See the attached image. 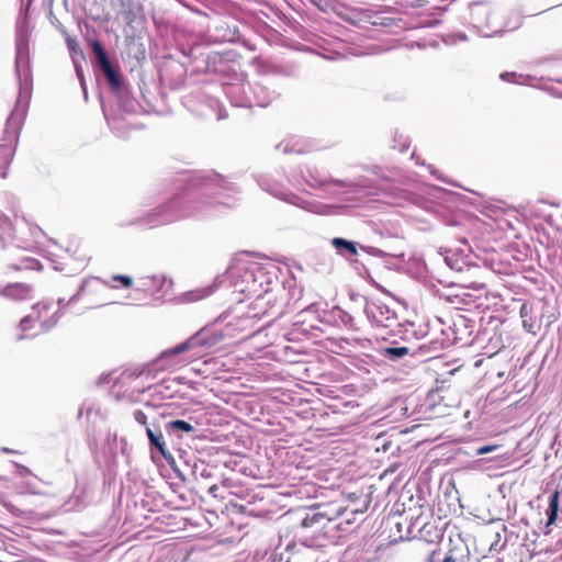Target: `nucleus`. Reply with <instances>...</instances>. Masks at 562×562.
I'll return each instance as SVG.
<instances>
[{"label":"nucleus","instance_id":"1","mask_svg":"<svg viewBox=\"0 0 562 562\" xmlns=\"http://www.w3.org/2000/svg\"><path fill=\"white\" fill-rule=\"evenodd\" d=\"M32 0L23 4L16 21L15 36V74L19 83V94L14 109L7 119L0 143V177H8V169L11 165L19 143L20 132L31 102L33 91V78L30 61V36L31 25L29 9Z\"/></svg>","mask_w":562,"mask_h":562},{"label":"nucleus","instance_id":"2","mask_svg":"<svg viewBox=\"0 0 562 562\" xmlns=\"http://www.w3.org/2000/svg\"><path fill=\"white\" fill-rule=\"evenodd\" d=\"M90 61L99 85L105 86L124 113L136 111V101L116 58H112L98 38H87Z\"/></svg>","mask_w":562,"mask_h":562},{"label":"nucleus","instance_id":"3","mask_svg":"<svg viewBox=\"0 0 562 562\" xmlns=\"http://www.w3.org/2000/svg\"><path fill=\"white\" fill-rule=\"evenodd\" d=\"M193 199L192 195H175L166 203L151 210L144 217H139L137 223L154 227L200 212L201 205L200 203H193Z\"/></svg>","mask_w":562,"mask_h":562},{"label":"nucleus","instance_id":"4","mask_svg":"<svg viewBox=\"0 0 562 562\" xmlns=\"http://www.w3.org/2000/svg\"><path fill=\"white\" fill-rule=\"evenodd\" d=\"M307 186L324 192L325 196L339 199L342 195H375L376 188L373 187L368 178L360 176L353 180L326 178L312 182L307 180Z\"/></svg>","mask_w":562,"mask_h":562},{"label":"nucleus","instance_id":"5","mask_svg":"<svg viewBox=\"0 0 562 562\" xmlns=\"http://www.w3.org/2000/svg\"><path fill=\"white\" fill-rule=\"evenodd\" d=\"M188 57L191 59L192 71L198 74H215L221 79L233 70V64L227 58L204 45L190 47Z\"/></svg>","mask_w":562,"mask_h":562},{"label":"nucleus","instance_id":"6","mask_svg":"<svg viewBox=\"0 0 562 562\" xmlns=\"http://www.w3.org/2000/svg\"><path fill=\"white\" fill-rule=\"evenodd\" d=\"M226 98L233 106L250 108L251 83L245 79L243 72L233 64L229 75L218 79Z\"/></svg>","mask_w":562,"mask_h":562},{"label":"nucleus","instance_id":"7","mask_svg":"<svg viewBox=\"0 0 562 562\" xmlns=\"http://www.w3.org/2000/svg\"><path fill=\"white\" fill-rule=\"evenodd\" d=\"M364 313L368 319L375 326L391 328V333L398 335L401 338L405 337L408 331V326L413 327V323L403 324L397 322V315L385 304H367Z\"/></svg>","mask_w":562,"mask_h":562},{"label":"nucleus","instance_id":"8","mask_svg":"<svg viewBox=\"0 0 562 562\" xmlns=\"http://www.w3.org/2000/svg\"><path fill=\"white\" fill-rule=\"evenodd\" d=\"M329 314L319 304L312 303L296 314L294 326L297 331L310 334L312 330L324 331L321 325L330 323Z\"/></svg>","mask_w":562,"mask_h":562},{"label":"nucleus","instance_id":"9","mask_svg":"<svg viewBox=\"0 0 562 562\" xmlns=\"http://www.w3.org/2000/svg\"><path fill=\"white\" fill-rule=\"evenodd\" d=\"M145 432L148 440L150 453H158L160 457H162L166 460V462L170 465V468L173 470L176 475L179 479L184 480V476L182 475L181 471L176 468V460L172 453L166 447V441L164 439L160 426L153 423L151 426L146 427Z\"/></svg>","mask_w":562,"mask_h":562},{"label":"nucleus","instance_id":"10","mask_svg":"<svg viewBox=\"0 0 562 562\" xmlns=\"http://www.w3.org/2000/svg\"><path fill=\"white\" fill-rule=\"evenodd\" d=\"M111 3L116 11L117 19H122L125 22V30L136 31L143 18L140 0H112Z\"/></svg>","mask_w":562,"mask_h":562},{"label":"nucleus","instance_id":"11","mask_svg":"<svg viewBox=\"0 0 562 562\" xmlns=\"http://www.w3.org/2000/svg\"><path fill=\"white\" fill-rule=\"evenodd\" d=\"M187 71L183 63L169 59L164 64L159 77L171 90H179L184 86Z\"/></svg>","mask_w":562,"mask_h":562},{"label":"nucleus","instance_id":"12","mask_svg":"<svg viewBox=\"0 0 562 562\" xmlns=\"http://www.w3.org/2000/svg\"><path fill=\"white\" fill-rule=\"evenodd\" d=\"M226 319V316H220L216 321V324L213 326H205L204 328L200 329L198 333H195L193 336H191V341L193 345L210 349L218 344H221L225 337L227 336V333H225L222 328L217 327L218 323H223Z\"/></svg>","mask_w":562,"mask_h":562},{"label":"nucleus","instance_id":"13","mask_svg":"<svg viewBox=\"0 0 562 562\" xmlns=\"http://www.w3.org/2000/svg\"><path fill=\"white\" fill-rule=\"evenodd\" d=\"M195 186L200 187L202 196L220 195L221 191L233 190L232 183L227 182L216 172H207L194 178Z\"/></svg>","mask_w":562,"mask_h":562},{"label":"nucleus","instance_id":"14","mask_svg":"<svg viewBox=\"0 0 562 562\" xmlns=\"http://www.w3.org/2000/svg\"><path fill=\"white\" fill-rule=\"evenodd\" d=\"M198 422L194 417L188 419L172 418L164 424V429L169 437L182 439L184 437L194 438L198 432Z\"/></svg>","mask_w":562,"mask_h":562},{"label":"nucleus","instance_id":"15","mask_svg":"<svg viewBox=\"0 0 562 562\" xmlns=\"http://www.w3.org/2000/svg\"><path fill=\"white\" fill-rule=\"evenodd\" d=\"M470 23L477 30L492 29L491 22L492 7L486 1H473L469 4Z\"/></svg>","mask_w":562,"mask_h":562},{"label":"nucleus","instance_id":"16","mask_svg":"<svg viewBox=\"0 0 562 562\" xmlns=\"http://www.w3.org/2000/svg\"><path fill=\"white\" fill-rule=\"evenodd\" d=\"M278 93L276 90L271 89L266 82H254L251 83V97H250V108L268 106L273 100L278 98Z\"/></svg>","mask_w":562,"mask_h":562},{"label":"nucleus","instance_id":"17","mask_svg":"<svg viewBox=\"0 0 562 562\" xmlns=\"http://www.w3.org/2000/svg\"><path fill=\"white\" fill-rule=\"evenodd\" d=\"M330 245L335 249L336 254L345 259L357 256L361 246L358 241L344 237L331 238Z\"/></svg>","mask_w":562,"mask_h":562},{"label":"nucleus","instance_id":"18","mask_svg":"<svg viewBox=\"0 0 562 562\" xmlns=\"http://www.w3.org/2000/svg\"><path fill=\"white\" fill-rule=\"evenodd\" d=\"M135 31L130 33L128 30H125V44L127 48L128 57L135 58L137 61H142L146 58V48L142 42L140 37H137Z\"/></svg>","mask_w":562,"mask_h":562},{"label":"nucleus","instance_id":"19","mask_svg":"<svg viewBox=\"0 0 562 562\" xmlns=\"http://www.w3.org/2000/svg\"><path fill=\"white\" fill-rule=\"evenodd\" d=\"M415 350L406 346H400L397 344H393L391 346H386L380 349V355L392 362H397L404 359L406 356L414 357Z\"/></svg>","mask_w":562,"mask_h":562},{"label":"nucleus","instance_id":"20","mask_svg":"<svg viewBox=\"0 0 562 562\" xmlns=\"http://www.w3.org/2000/svg\"><path fill=\"white\" fill-rule=\"evenodd\" d=\"M273 194L281 200H283L292 205H295L300 209L308 211V212L321 213V209L324 207V205H322L317 202L305 201L302 198H300L299 195H296L295 193L290 192V193H282L280 195L277 193H273Z\"/></svg>","mask_w":562,"mask_h":562},{"label":"nucleus","instance_id":"21","mask_svg":"<svg viewBox=\"0 0 562 562\" xmlns=\"http://www.w3.org/2000/svg\"><path fill=\"white\" fill-rule=\"evenodd\" d=\"M559 510H560V492H559V490H554L549 495L548 508L546 512V514H547L546 526L547 527H550L555 524V521L558 519Z\"/></svg>","mask_w":562,"mask_h":562},{"label":"nucleus","instance_id":"22","mask_svg":"<svg viewBox=\"0 0 562 562\" xmlns=\"http://www.w3.org/2000/svg\"><path fill=\"white\" fill-rule=\"evenodd\" d=\"M214 31L215 34L213 36L216 41L220 42H235L239 36L238 30L235 26L231 27L225 22H221L218 25H216Z\"/></svg>","mask_w":562,"mask_h":562},{"label":"nucleus","instance_id":"23","mask_svg":"<svg viewBox=\"0 0 562 562\" xmlns=\"http://www.w3.org/2000/svg\"><path fill=\"white\" fill-rule=\"evenodd\" d=\"M470 552L464 543H460L451 548L442 559V562H469Z\"/></svg>","mask_w":562,"mask_h":562},{"label":"nucleus","instance_id":"24","mask_svg":"<svg viewBox=\"0 0 562 562\" xmlns=\"http://www.w3.org/2000/svg\"><path fill=\"white\" fill-rule=\"evenodd\" d=\"M31 291V285L25 283H8L5 285V297L13 300H25Z\"/></svg>","mask_w":562,"mask_h":562},{"label":"nucleus","instance_id":"25","mask_svg":"<svg viewBox=\"0 0 562 562\" xmlns=\"http://www.w3.org/2000/svg\"><path fill=\"white\" fill-rule=\"evenodd\" d=\"M325 520H329L325 516L324 513L319 510L312 509L311 512L306 513L305 516L301 520V527L303 528H312V527H324Z\"/></svg>","mask_w":562,"mask_h":562},{"label":"nucleus","instance_id":"26","mask_svg":"<svg viewBox=\"0 0 562 562\" xmlns=\"http://www.w3.org/2000/svg\"><path fill=\"white\" fill-rule=\"evenodd\" d=\"M166 278L164 276H148L139 279V282L145 289L155 286L157 292L161 291L165 284Z\"/></svg>","mask_w":562,"mask_h":562},{"label":"nucleus","instance_id":"27","mask_svg":"<svg viewBox=\"0 0 562 562\" xmlns=\"http://www.w3.org/2000/svg\"><path fill=\"white\" fill-rule=\"evenodd\" d=\"M333 315L335 317H337L345 327H347L349 329H357L356 324H355V318L348 312H346L339 307H336L333 311Z\"/></svg>","mask_w":562,"mask_h":562},{"label":"nucleus","instance_id":"28","mask_svg":"<svg viewBox=\"0 0 562 562\" xmlns=\"http://www.w3.org/2000/svg\"><path fill=\"white\" fill-rule=\"evenodd\" d=\"M193 347H195V346L191 341V337H190L188 340L180 342L177 346L164 351L162 356H178Z\"/></svg>","mask_w":562,"mask_h":562},{"label":"nucleus","instance_id":"29","mask_svg":"<svg viewBox=\"0 0 562 562\" xmlns=\"http://www.w3.org/2000/svg\"><path fill=\"white\" fill-rule=\"evenodd\" d=\"M0 229L10 238L14 239V226L9 216L0 211Z\"/></svg>","mask_w":562,"mask_h":562},{"label":"nucleus","instance_id":"30","mask_svg":"<svg viewBox=\"0 0 562 562\" xmlns=\"http://www.w3.org/2000/svg\"><path fill=\"white\" fill-rule=\"evenodd\" d=\"M191 471L194 477L209 479L212 476L211 470L202 461L194 462Z\"/></svg>","mask_w":562,"mask_h":562},{"label":"nucleus","instance_id":"31","mask_svg":"<svg viewBox=\"0 0 562 562\" xmlns=\"http://www.w3.org/2000/svg\"><path fill=\"white\" fill-rule=\"evenodd\" d=\"M66 43H67V47L69 49V53L71 55V59L72 61H75V59H78L77 58V55L80 56L81 59H83V52L82 49L80 48L78 42L71 37H67L66 38Z\"/></svg>","mask_w":562,"mask_h":562},{"label":"nucleus","instance_id":"32","mask_svg":"<svg viewBox=\"0 0 562 562\" xmlns=\"http://www.w3.org/2000/svg\"><path fill=\"white\" fill-rule=\"evenodd\" d=\"M355 263L357 265L356 269L359 270V276L364 278L369 283L374 285L376 289L383 291L382 285H380L379 283L375 282V280L371 277L369 270L367 269V267L364 265L360 263L358 260H356Z\"/></svg>","mask_w":562,"mask_h":562},{"label":"nucleus","instance_id":"33","mask_svg":"<svg viewBox=\"0 0 562 562\" xmlns=\"http://www.w3.org/2000/svg\"><path fill=\"white\" fill-rule=\"evenodd\" d=\"M60 317L61 313L59 311H56L48 319H45L41 323L42 330L49 331L58 324Z\"/></svg>","mask_w":562,"mask_h":562},{"label":"nucleus","instance_id":"34","mask_svg":"<svg viewBox=\"0 0 562 562\" xmlns=\"http://www.w3.org/2000/svg\"><path fill=\"white\" fill-rule=\"evenodd\" d=\"M360 249L362 251L367 252L368 255L378 257V258H385V257L392 256L391 254H389L378 247H374V246L361 245Z\"/></svg>","mask_w":562,"mask_h":562},{"label":"nucleus","instance_id":"35","mask_svg":"<svg viewBox=\"0 0 562 562\" xmlns=\"http://www.w3.org/2000/svg\"><path fill=\"white\" fill-rule=\"evenodd\" d=\"M393 148L394 149H398V151H401V153L406 151L409 148V139H408V137H406V136H404L402 134L401 135H396L394 137Z\"/></svg>","mask_w":562,"mask_h":562},{"label":"nucleus","instance_id":"36","mask_svg":"<svg viewBox=\"0 0 562 562\" xmlns=\"http://www.w3.org/2000/svg\"><path fill=\"white\" fill-rule=\"evenodd\" d=\"M445 262L452 270H456V271H462L463 270V266H464V261L463 260L453 259V257H451L449 255H446L445 256Z\"/></svg>","mask_w":562,"mask_h":562},{"label":"nucleus","instance_id":"37","mask_svg":"<svg viewBox=\"0 0 562 562\" xmlns=\"http://www.w3.org/2000/svg\"><path fill=\"white\" fill-rule=\"evenodd\" d=\"M52 5H53V0H49L48 19H49L50 24L54 25L61 33H66L64 25L60 23V21L54 14Z\"/></svg>","mask_w":562,"mask_h":562},{"label":"nucleus","instance_id":"38","mask_svg":"<svg viewBox=\"0 0 562 562\" xmlns=\"http://www.w3.org/2000/svg\"><path fill=\"white\" fill-rule=\"evenodd\" d=\"M501 448H502V446H499V445H483L475 449V456L487 454V453L494 452L496 450H499Z\"/></svg>","mask_w":562,"mask_h":562},{"label":"nucleus","instance_id":"39","mask_svg":"<svg viewBox=\"0 0 562 562\" xmlns=\"http://www.w3.org/2000/svg\"><path fill=\"white\" fill-rule=\"evenodd\" d=\"M116 378L113 376V372L102 373L98 379V385L103 386L113 383L116 384Z\"/></svg>","mask_w":562,"mask_h":562},{"label":"nucleus","instance_id":"40","mask_svg":"<svg viewBox=\"0 0 562 562\" xmlns=\"http://www.w3.org/2000/svg\"><path fill=\"white\" fill-rule=\"evenodd\" d=\"M72 63H74L76 76L79 80L80 86H85L87 82H86V77H85L83 67H82L81 63L78 59H75V61H72Z\"/></svg>","mask_w":562,"mask_h":562},{"label":"nucleus","instance_id":"41","mask_svg":"<svg viewBox=\"0 0 562 562\" xmlns=\"http://www.w3.org/2000/svg\"><path fill=\"white\" fill-rule=\"evenodd\" d=\"M114 281H117L121 283V285L125 289L127 288H131L132 284H133V279L132 277L127 276V274H115L113 276L112 278Z\"/></svg>","mask_w":562,"mask_h":562},{"label":"nucleus","instance_id":"42","mask_svg":"<svg viewBox=\"0 0 562 562\" xmlns=\"http://www.w3.org/2000/svg\"><path fill=\"white\" fill-rule=\"evenodd\" d=\"M521 77H522L521 75H518L514 71H504L499 75V78L503 81L515 82V83H519V81L517 79L521 78Z\"/></svg>","mask_w":562,"mask_h":562},{"label":"nucleus","instance_id":"43","mask_svg":"<svg viewBox=\"0 0 562 562\" xmlns=\"http://www.w3.org/2000/svg\"><path fill=\"white\" fill-rule=\"evenodd\" d=\"M233 202V198L225 195L223 199L221 196H212V202H209L210 204L215 205H223V206H231Z\"/></svg>","mask_w":562,"mask_h":562},{"label":"nucleus","instance_id":"44","mask_svg":"<svg viewBox=\"0 0 562 562\" xmlns=\"http://www.w3.org/2000/svg\"><path fill=\"white\" fill-rule=\"evenodd\" d=\"M395 20L392 18L375 16L371 23L374 26H392Z\"/></svg>","mask_w":562,"mask_h":562},{"label":"nucleus","instance_id":"45","mask_svg":"<svg viewBox=\"0 0 562 562\" xmlns=\"http://www.w3.org/2000/svg\"><path fill=\"white\" fill-rule=\"evenodd\" d=\"M133 417H134V419H135L138 424L144 425V426H145V428H146L147 426H150V425L147 423V415H146L142 409H136V411H134V413H133Z\"/></svg>","mask_w":562,"mask_h":562},{"label":"nucleus","instance_id":"46","mask_svg":"<svg viewBox=\"0 0 562 562\" xmlns=\"http://www.w3.org/2000/svg\"><path fill=\"white\" fill-rule=\"evenodd\" d=\"M312 4L317 7L321 11H326L330 5V0H308Z\"/></svg>","mask_w":562,"mask_h":562},{"label":"nucleus","instance_id":"47","mask_svg":"<svg viewBox=\"0 0 562 562\" xmlns=\"http://www.w3.org/2000/svg\"><path fill=\"white\" fill-rule=\"evenodd\" d=\"M33 322V317L31 315H26L21 318L19 327L22 331H26L30 328V324Z\"/></svg>","mask_w":562,"mask_h":562},{"label":"nucleus","instance_id":"48","mask_svg":"<svg viewBox=\"0 0 562 562\" xmlns=\"http://www.w3.org/2000/svg\"><path fill=\"white\" fill-rule=\"evenodd\" d=\"M85 290V282H82L77 291L68 301L67 304H74L79 301L81 292Z\"/></svg>","mask_w":562,"mask_h":562},{"label":"nucleus","instance_id":"49","mask_svg":"<svg viewBox=\"0 0 562 562\" xmlns=\"http://www.w3.org/2000/svg\"><path fill=\"white\" fill-rule=\"evenodd\" d=\"M243 278L245 281H249V280H252L254 282H256L257 278H256V274H255V271L254 270H246L243 274Z\"/></svg>","mask_w":562,"mask_h":562},{"label":"nucleus","instance_id":"50","mask_svg":"<svg viewBox=\"0 0 562 562\" xmlns=\"http://www.w3.org/2000/svg\"><path fill=\"white\" fill-rule=\"evenodd\" d=\"M33 310L37 311L38 314H41L42 311H47L48 310V305L47 304H43V303H37V304L33 305Z\"/></svg>","mask_w":562,"mask_h":562},{"label":"nucleus","instance_id":"51","mask_svg":"<svg viewBox=\"0 0 562 562\" xmlns=\"http://www.w3.org/2000/svg\"><path fill=\"white\" fill-rule=\"evenodd\" d=\"M503 33V29H496L492 33H484L483 36L485 37H492L494 35H499Z\"/></svg>","mask_w":562,"mask_h":562},{"label":"nucleus","instance_id":"52","mask_svg":"<svg viewBox=\"0 0 562 562\" xmlns=\"http://www.w3.org/2000/svg\"><path fill=\"white\" fill-rule=\"evenodd\" d=\"M307 180H310L312 182H317V180H324V179L318 178V177L314 176L312 172H310L308 176L305 177L306 182H307Z\"/></svg>","mask_w":562,"mask_h":562},{"label":"nucleus","instance_id":"53","mask_svg":"<svg viewBox=\"0 0 562 562\" xmlns=\"http://www.w3.org/2000/svg\"><path fill=\"white\" fill-rule=\"evenodd\" d=\"M81 87V90H82V94H83V98L86 101H88L89 99V93H88V87H87V83L85 86H80Z\"/></svg>","mask_w":562,"mask_h":562},{"label":"nucleus","instance_id":"54","mask_svg":"<svg viewBox=\"0 0 562 562\" xmlns=\"http://www.w3.org/2000/svg\"><path fill=\"white\" fill-rule=\"evenodd\" d=\"M456 37H457L459 41H463V42H464V41H468V36H467V34H465V33H463V32H459V33H457V34H456Z\"/></svg>","mask_w":562,"mask_h":562},{"label":"nucleus","instance_id":"55","mask_svg":"<svg viewBox=\"0 0 562 562\" xmlns=\"http://www.w3.org/2000/svg\"><path fill=\"white\" fill-rule=\"evenodd\" d=\"M95 21H103V22H109L111 16L110 14H105L103 18H100V16H95L93 18Z\"/></svg>","mask_w":562,"mask_h":562},{"label":"nucleus","instance_id":"56","mask_svg":"<svg viewBox=\"0 0 562 562\" xmlns=\"http://www.w3.org/2000/svg\"><path fill=\"white\" fill-rule=\"evenodd\" d=\"M57 304L59 307H64V306L68 305L67 302L65 301V299H63V297L58 299Z\"/></svg>","mask_w":562,"mask_h":562},{"label":"nucleus","instance_id":"57","mask_svg":"<svg viewBox=\"0 0 562 562\" xmlns=\"http://www.w3.org/2000/svg\"><path fill=\"white\" fill-rule=\"evenodd\" d=\"M0 245L2 246V248L7 247L4 237L2 235H0Z\"/></svg>","mask_w":562,"mask_h":562},{"label":"nucleus","instance_id":"58","mask_svg":"<svg viewBox=\"0 0 562 562\" xmlns=\"http://www.w3.org/2000/svg\"><path fill=\"white\" fill-rule=\"evenodd\" d=\"M4 294H5V286L0 285V295L4 296Z\"/></svg>","mask_w":562,"mask_h":562},{"label":"nucleus","instance_id":"59","mask_svg":"<svg viewBox=\"0 0 562 562\" xmlns=\"http://www.w3.org/2000/svg\"><path fill=\"white\" fill-rule=\"evenodd\" d=\"M239 291H240V292H246V291H248V292H251V291L256 292V289H250V288H249L248 290H246V289H240Z\"/></svg>","mask_w":562,"mask_h":562},{"label":"nucleus","instance_id":"60","mask_svg":"<svg viewBox=\"0 0 562 562\" xmlns=\"http://www.w3.org/2000/svg\"><path fill=\"white\" fill-rule=\"evenodd\" d=\"M2 451L5 452V453H11L13 452V450L9 449V448H2Z\"/></svg>","mask_w":562,"mask_h":562},{"label":"nucleus","instance_id":"61","mask_svg":"<svg viewBox=\"0 0 562 562\" xmlns=\"http://www.w3.org/2000/svg\"><path fill=\"white\" fill-rule=\"evenodd\" d=\"M282 150H283V153H288V151H289V146H288V145H284V146L282 147Z\"/></svg>","mask_w":562,"mask_h":562},{"label":"nucleus","instance_id":"62","mask_svg":"<svg viewBox=\"0 0 562 562\" xmlns=\"http://www.w3.org/2000/svg\"><path fill=\"white\" fill-rule=\"evenodd\" d=\"M102 112H103V114H104L105 119H108V116H106V111H105V109H104V106H103V105H102Z\"/></svg>","mask_w":562,"mask_h":562},{"label":"nucleus","instance_id":"63","mask_svg":"<svg viewBox=\"0 0 562 562\" xmlns=\"http://www.w3.org/2000/svg\"><path fill=\"white\" fill-rule=\"evenodd\" d=\"M23 338H25V336H24V335H20V336H19V339H23Z\"/></svg>","mask_w":562,"mask_h":562},{"label":"nucleus","instance_id":"64","mask_svg":"<svg viewBox=\"0 0 562 562\" xmlns=\"http://www.w3.org/2000/svg\"><path fill=\"white\" fill-rule=\"evenodd\" d=\"M560 83H562V80H559Z\"/></svg>","mask_w":562,"mask_h":562}]
</instances>
